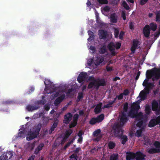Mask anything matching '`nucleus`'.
<instances>
[{
    "label": "nucleus",
    "mask_w": 160,
    "mask_h": 160,
    "mask_svg": "<svg viewBox=\"0 0 160 160\" xmlns=\"http://www.w3.org/2000/svg\"><path fill=\"white\" fill-rule=\"evenodd\" d=\"M139 101L133 102L131 104L130 109L128 113V116L131 118H135L138 122L136 124L137 127L140 128L147 122V117L146 115H144L142 112H138L140 108Z\"/></svg>",
    "instance_id": "f257e3e1"
},
{
    "label": "nucleus",
    "mask_w": 160,
    "mask_h": 160,
    "mask_svg": "<svg viewBox=\"0 0 160 160\" xmlns=\"http://www.w3.org/2000/svg\"><path fill=\"white\" fill-rule=\"evenodd\" d=\"M114 135L121 140V143L124 145L128 140L126 135H123L124 130H121V126L118 124H115L112 128Z\"/></svg>",
    "instance_id": "f03ea898"
},
{
    "label": "nucleus",
    "mask_w": 160,
    "mask_h": 160,
    "mask_svg": "<svg viewBox=\"0 0 160 160\" xmlns=\"http://www.w3.org/2000/svg\"><path fill=\"white\" fill-rule=\"evenodd\" d=\"M147 78H151L152 76V80L154 81L160 78V69L154 68L152 71L148 70L146 74Z\"/></svg>",
    "instance_id": "7ed1b4c3"
},
{
    "label": "nucleus",
    "mask_w": 160,
    "mask_h": 160,
    "mask_svg": "<svg viewBox=\"0 0 160 160\" xmlns=\"http://www.w3.org/2000/svg\"><path fill=\"white\" fill-rule=\"evenodd\" d=\"M128 120V117L126 113L125 112H123L122 113L120 118V123L119 122L114 123L113 125L115 124H118L121 127V130H122V127L127 122Z\"/></svg>",
    "instance_id": "20e7f679"
},
{
    "label": "nucleus",
    "mask_w": 160,
    "mask_h": 160,
    "mask_svg": "<svg viewBox=\"0 0 160 160\" xmlns=\"http://www.w3.org/2000/svg\"><path fill=\"white\" fill-rule=\"evenodd\" d=\"M88 77V73L86 72H82L79 75L77 80L79 83L85 81Z\"/></svg>",
    "instance_id": "39448f33"
},
{
    "label": "nucleus",
    "mask_w": 160,
    "mask_h": 160,
    "mask_svg": "<svg viewBox=\"0 0 160 160\" xmlns=\"http://www.w3.org/2000/svg\"><path fill=\"white\" fill-rule=\"evenodd\" d=\"M160 123V116H158L156 119H152L149 122L148 127L152 128Z\"/></svg>",
    "instance_id": "423d86ee"
},
{
    "label": "nucleus",
    "mask_w": 160,
    "mask_h": 160,
    "mask_svg": "<svg viewBox=\"0 0 160 160\" xmlns=\"http://www.w3.org/2000/svg\"><path fill=\"white\" fill-rule=\"evenodd\" d=\"M139 42L138 41L137 39H133L132 45L130 48L132 54L135 53L136 50L138 48Z\"/></svg>",
    "instance_id": "0eeeda50"
},
{
    "label": "nucleus",
    "mask_w": 160,
    "mask_h": 160,
    "mask_svg": "<svg viewBox=\"0 0 160 160\" xmlns=\"http://www.w3.org/2000/svg\"><path fill=\"white\" fill-rule=\"evenodd\" d=\"M13 156V153L11 152L2 154L0 157V160H8L10 159Z\"/></svg>",
    "instance_id": "6e6552de"
},
{
    "label": "nucleus",
    "mask_w": 160,
    "mask_h": 160,
    "mask_svg": "<svg viewBox=\"0 0 160 160\" xmlns=\"http://www.w3.org/2000/svg\"><path fill=\"white\" fill-rule=\"evenodd\" d=\"M108 49L110 52L111 55L112 56H114L116 55L117 53L115 51V44L112 42H111L108 44Z\"/></svg>",
    "instance_id": "1a4fd4ad"
},
{
    "label": "nucleus",
    "mask_w": 160,
    "mask_h": 160,
    "mask_svg": "<svg viewBox=\"0 0 160 160\" xmlns=\"http://www.w3.org/2000/svg\"><path fill=\"white\" fill-rule=\"evenodd\" d=\"M150 89L148 87V86L145 87L144 88L145 91H142L140 94L139 96L141 98V100H145V98L146 94H148L150 92Z\"/></svg>",
    "instance_id": "9d476101"
},
{
    "label": "nucleus",
    "mask_w": 160,
    "mask_h": 160,
    "mask_svg": "<svg viewBox=\"0 0 160 160\" xmlns=\"http://www.w3.org/2000/svg\"><path fill=\"white\" fill-rule=\"evenodd\" d=\"M88 80L91 81L88 85V88L89 89L92 88L93 85L95 84V82H97V80L95 79L94 77L93 76H90L88 78Z\"/></svg>",
    "instance_id": "9b49d317"
},
{
    "label": "nucleus",
    "mask_w": 160,
    "mask_h": 160,
    "mask_svg": "<svg viewBox=\"0 0 160 160\" xmlns=\"http://www.w3.org/2000/svg\"><path fill=\"white\" fill-rule=\"evenodd\" d=\"M146 155L140 151H138L135 153V159L137 160H145Z\"/></svg>",
    "instance_id": "f8f14e48"
},
{
    "label": "nucleus",
    "mask_w": 160,
    "mask_h": 160,
    "mask_svg": "<svg viewBox=\"0 0 160 160\" xmlns=\"http://www.w3.org/2000/svg\"><path fill=\"white\" fill-rule=\"evenodd\" d=\"M72 115L70 112H68L64 116V119L63 120L64 123L68 124L72 120Z\"/></svg>",
    "instance_id": "ddd939ff"
},
{
    "label": "nucleus",
    "mask_w": 160,
    "mask_h": 160,
    "mask_svg": "<svg viewBox=\"0 0 160 160\" xmlns=\"http://www.w3.org/2000/svg\"><path fill=\"white\" fill-rule=\"evenodd\" d=\"M65 95L64 94H63L59 97H58L55 100L54 104L55 106H58L61 103L63 100L64 99Z\"/></svg>",
    "instance_id": "4468645a"
},
{
    "label": "nucleus",
    "mask_w": 160,
    "mask_h": 160,
    "mask_svg": "<svg viewBox=\"0 0 160 160\" xmlns=\"http://www.w3.org/2000/svg\"><path fill=\"white\" fill-rule=\"evenodd\" d=\"M143 33L145 36L148 38L150 35V29L149 25H147L143 28Z\"/></svg>",
    "instance_id": "2eb2a0df"
},
{
    "label": "nucleus",
    "mask_w": 160,
    "mask_h": 160,
    "mask_svg": "<svg viewBox=\"0 0 160 160\" xmlns=\"http://www.w3.org/2000/svg\"><path fill=\"white\" fill-rule=\"evenodd\" d=\"M135 158V153L128 152L126 153V159L127 160H133Z\"/></svg>",
    "instance_id": "dca6fc26"
},
{
    "label": "nucleus",
    "mask_w": 160,
    "mask_h": 160,
    "mask_svg": "<svg viewBox=\"0 0 160 160\" xmlns=\"http://www.w3.org/2000/svg\"><path fill=\"white\" fill-rule=\"evenodd\" d=\"M97 82H95L100 86H105L106 84V81L104 78H98L96 79Z\"/></svg>",
    "instance_id": "f3484780"
},
{
    "label": "nucleus",
    "mask_w": 160,
    "mask_h": 160,
    "mask_svg": "<svg viewBox=\"0 0 160 160\" xmlns=\"http://www.w3.org/2000/svg\"><path fill=\"white\" fill-rule=\"evenodd\" d=\"M148 152L150 154L158 153L160 152V148L152 147L148 149Z\"/></svg>",
    "instance_id": "a211bd4d"
},
{
    "label": "nucleus",
    "mask_w": 160,
    "mask_h": 160,
    "mask_svg": "<svg viewBox=\"0 0 160 160\" xmlns=\"http://www.w3.org/2000/svg\"><path fill=\"white\" fill-rule=\"evenodd\" d=\"M118 21V16L115 13L111 14L110 16V22L111 23H116Z\"/></svg>",
    "instance_id": "6ab92c4d"
},
{
    "label": "nucleus",
    "mask_w": 160,
    "mask_h": 160,
    "mask_svg": "<svg viewBox=\"0 0 160 160\" xmlns=\"http://www.w3.org/2000/svg\"><path fill=\"white\" fill-rule=\"evenodd\" d=\"M99 37L101 39H106L108 35V32L104 30H101L99 31Z\"/></svg>",
    "instance_id": "aec40b11"
},
{
    "label": "nucleus",
    "mask_w": 160,
    "mask_h": 160,
    "mask_svg": "<svg viewBox=\"0 0 160 160\" xmlns=\"http://www.w3.org/2000/svg\"><path fill=\"white\" fill-rule=\"evenodd\" d=\"M37 136L36 134H35L33 132L30 131L28 134V136L27 137L26 139L27 140H31L32 139H34Z\"/></svg>",
    "instance_id": "412c9836"
},
{
    "label": "nucleus",
    "mask_w": 160,
    "mask_h": 160,
    "mask_svg": "<svg viewBox=\"0 0 160 160\" xmlns=\"http://www.w3.org/2000/svg\"><path fill=\"white\" fill-rule=\"evenodd\" d=\"M102 106V103H100L98 104L94 109V112L96 114H98L101 112V108Z\"/></svg>",
    "instance_id": "4be33fe9"
},
{
    "label": "nucleus",
    "mask_w": 160,
    "mask_h": 160,
    "mask_svg": "<svg viewBox=\"0 0 160 160\" xmlns=\"http://www.w3.org/2000/svg\"><path fill=\"white\" fill-rule=\"evenodd\" d=\"M158 104L157 101L154 100L152 103V109L153 111H157Z\"/></svg>",
    "instance_id": "5701e85b"
},
{
    "label": "nucleus",
    "mask_w": 160,
    "mask_h": 160,
    "mask_svg": "<svg viewBox=\"0 0 160 160\" xmlns=\"http://www.w3.org/2000/svg\"><path fill=\"white\" fill-rule=\"evenodd\" d=\"M58 122V119H56L53 125L51 127V128H50V129L49 130V132L50 133H51L54 130L55 128L57 127Z\"/></svg>",
    "instance_id": "b1692460"
},
{
    "label": "nucleus",
    "mask_w": 160,
    "mask_h": 160,
    "mask_svg": "<svg viewBox=\"0 0 160 160\" xmlns=\"http://www.w3.org/2000/svg\"><path fill=\"white\" fill-rule=\"evenodd\" d=\"M104 59L102 57H97L96 60L95 61V64L96 65H98L101 63L103 61Z\"/></svg>",
    "instance_id": "393cba45"
},
{
    "label": "nucleus",
    "mask_w": 160,
    "mask_h": 160,
    "mask_svg": "<svg viewBox=\"0 0 160 160\" xmlns=\"http://www.w3.org/2000/svg\"><path fill=\"white\" fill-rule=\"evenodd\" d=\"M39 107L28 105L27 107V109L28 111H32L39 108Z\"/></svg>",
    "instance_id": "a878e982"
},
{
    "label": "nucleus",
    "mask_w": 160,
    "mask_h": 160,
    "mask_svg": "<svg viewBox=\"0 0 160 160\" xmlns=\"http://www.w3.org/2000/svg\"><path fill=\"white\" fill-rule=\"evenodd\" d=\"M95 14L96 17V21L97 22L99 25L102 26H103L104 25V23L102 22L101 21L99 20V17L98 13H97L96 11H95Z\"/></svg>",
    "instance_id": "bb28decb"
},
{
    "label": "nucleus",
    "mask_w": 160,
    "mask_h": 160,
    "mask_svg": "<svg viewBox=\"0 0 160 160\" xmlns=\"http://www.w3.org/2000/svg\"><path fill=\"white\" fill-rule=\"evenodd\" d=\"M96 118L97 123L100 122H102V120L104 119V115L103 114H102L98 116Z\"/></svg>",
    "instance_id": "cd10ccee"
},
{
    "label": "nucleus",
    "mask_w": 160,
    "mask_h": 160,
    "mask_svg": "<svg viewBox=\"0 0 160 160\" xmlns=\"http://www.w3.org/2000/svg\"><path fill=\"white\" fill-rule=\"evenodd\" d=\"M49 120V117L43 116L42 117V124L43 125H47Z\"/></svg>",
    "instance_id": "c85d7f7f"
},
{
    "label": "nucleus",
    "mask_w": 160,
    "mask_h": 160,
    "mask_svg": "<svg viewBox=\"0 0 160 160\" xmlns=\"http://www.w3.org/2000/svg\"><path fill=\"white\" fill-rule=\"evenodd\" d=\"M149 28L153 31H155L157 29V25L154 23L152 22L149 24Z\"/></svg>",
    "instance_id": "c756f323"
},
{
    "label": "nucleus",
    "mask_w": 160,
    "mask_h": 160,
    "mask_svg": "<svg viewBox=\"0 0 160 160\" xmlns=\"http://www.w3.org/2000/svg\"><path fill=\"white\" fill-rule=\"evenodd\" d=\"M42 128V124L41 123H39L38 124L37 127L35 130L33 131L35 134H36L37 136L40 132L41 128Z\"/></svg>",
    "instance_id": "7c9ffc66"
},
{
    "label": "nucleus",
    "mask_w": 160,
    "mask_h": 160,
    "mask_svg": "<svg viewBox=\"0 0 160 160\" xmlns=\"http://www.w3.org/2000/svg\"><path fill=\"white\" fill-rule=\"evenodd\" d=\"M145 112L146 114L149 115L151 112V107L149 105H146L145 109Z\"/></svg>",
    "instance_id": "2f4dec72"
},
{
    "label": "nucleus",
    "mask_w": 160,
    "mask_h": 160,
    "mask_svg": "<svg viewBox=\"0 0 160 160\" xmlns=\"http://www.w3.org/2000/svg\"><path fill=\"white\" fill-rule=\"evenodd\" d=\"M72 130L71 129H69L68 130L66 131L65 132V134L64 137H65L66 138L68 139V138L72 133Z\"/></svg>",
    "instance_id": "473e14b6"
},
{
    "label": "nucleus",
    "mask_w": 160,
    "mask_h": 160,
    "mask_svg": "<svg viewBox=\"0 0 160 160\" xmlns=\"http://www.w3.org/2000/svg\"><path fill=\"white\" fill-rule=\"evenodd\" d=\"M156 22L160 23V11H157L156 13Z\"/></svg>",
    "instance_id": "72a5a7b5"
},
{
    "label": "nucleus",
    "mask_w": 160,
    "mask_h": 160,
    "mask_svg": "<svg viewBox=\"0 0 160 160\" xmlns=\"http://www.w3.org/2000/svg\"><path fill=\"white\" fill-rule=\"evenodd\" d=\"M118 158V154L114 153L110 155L109 160H117Z\"/></svg>",
    "instance_id": "f704fd0d"
},
{
    "label": "nucleus",
    "mask_w": 160,
    "mask_h": 160,
    "mask_svg": "<svg viewBox=\"0 0 160 160\" xmlns=\"http://www.w3.org/2000/svg\"><path fill=\"white\" fill-rule=\"evenodd\" d=\"M119 29L118 28H115L114 29V37L116 38L118 37V35L119 33Z\"/></svg>",
    "instance_id": "c9c22d12"
},
{
    "label": "nucleus",
    "mask_w": 160,
    "mask_h": 160,
    "mask_svg": "<svg viewBox=\"0 0 160 160\" xmlns=\"http://www.w3.org/2000/svg\"><path fill=\"white\" fill-rule=\"evenodd\" d=\"M83 98V92H79L78 93V96L77 97V102H78L79 101L80 99L82 98Z\"/></svg>",
    "instance_id": "e433bc0d"
},
{
    "label": "nucleus",
    "mask_w": 160,
    "mask_h": 160,
    "mask_svg": "<svg viewBox=\"0 0 160 160\" xmlns=\"http://www.w3.org/2000/svg\"><path fill=\"white\" fill-rule=\"evenodd\" d=\"M122 5L126 10L130 9V7L125 1L122 2Z\"/></svg>",
    "instance_id": "4c0bfd02"
},
{
    "label": "nucleus",
    "mask_w": 160,
    "mask_h": 160,
    "mask_svg": "<svg viewBox=\"0 0 160 160\" xmlns=\"http://www.w3.org/2000/svg\"><path fill=\"white\" fill-rule=\"evenodd\" d=\"M116 144L110 141L108 143V148L110 149H113L115 146Z\"/></svg>",
    "instance_id": "58836bf2"
},
{
    "label": "nucleus",
    "mask_w": 160,
    "mask_h": 160,
    "mask_svg": "<svg viewBox=\"0 0 160 160\" xmlns=\"http://www.w3.org/2000/svg\"><path fill=\"white\" fill-rule=\"evenodd\" d=\"M69 158L72 160H78V157L77 154L73 153L69 156Z\"/></svg>",
    "instance_id": "ea45409f"
},
{
    "label": "nucleus",
    "mask_w": 160,
    "mask_h": 160,
    "mask_svg": "<svg viewBox=\"0 0 160 160\" xmlns=\"http://www.w3.org/2000/svg\"><path fill=\"white\" fill-rule=\"evenodd\" d=\"M107 52V50L105 46H103L102 47L99 49V52L101 54L105 53Z\"/></svg>",
    "instance_id": "a19ab883"
},
{
    "label": "nucleus",
    "mask_w": 160,
    "mask_h": 160,
    "mask_svg": "<svg viewBox=\"0 0 160 160\" xmlns=\"http://www.w3.org/2000/svg\"><path fill=\"white\" fill-rule=\"evenodd\" d=\"M96 119L95 118H91L90 121H89V123L91 125H94L96 123H97Z\"/></svg>",
    "instance_id": "79ce46f5"
},
{
    "label": "nucleus",
    "mask_w": 160,
    "mask_h": 160,
    "mask_svg": "<svg viewBox=\"0 0 160 160\" xmlns=\"http://www.w3.org/2000/svg\"><path fill=\"white\" fill-rule=\"evenodd\" d=\"M153 145L156 148H160V142L158 141H155Z\"/></svg>",
    "instance_id": "37998d69"
},
{
    "label": "nucleus",
    "mask_w": 160,
    "mask_h": 160,
    "mask_svg": "<svg viewBox=\"0 0 160 160\" xmlns=\"http://www.w3.org/2000/svg\"><path fill=\"white\" fill-rule=\"evenodd\" d=\"M101 132V130L100 129H98L93 132V134L94 136H98Z\"/></svg>",
    "instance_id": "c03bdc74"
},
{
    "label": "nucleus",
    "mask_w": 160,
    "mask_h": 160,
    "mask_svg": "<svg viewBox=\"0 0 160 160\" xmlns=\"http://www.w3.org/2000/svg\"><path fill=\"white\" fill-rule=\"evenodd\" d=\"M128 108V102H126L124 105L123 110L125 112H127Z\"/></svg>",
    "instance_id": "a18cd8bd"
},
{
    "label": "nucleus",
    "mask_w": 160,
    "mask_h": 160,
    "mask_svg": "<svg viewBox=\"0 0 160 160\" xmlns=\"http://www.w3.org/2000/svg\"><path fill=\"white\" fill-rule=\"evenodd\" d=\"M44 84L46 87H50L52 84V82L48 79H46L44 82Z\"/></svg>",
    "instance_id": "49530a36"
},
{
    "label": "nucleus",
    "mask_w": 160,
    "mask_h": 160,
    "mask_svg": "<svg viewBox=\"0 0 160 160\" xmlns=\"http://www.w3.org/2000/svg\"><path fill=\"white\" fill-rule=\"evenodd\" d=\"M79 115L77 113L74 114L73 116V121L78 122Z\"/></svg>",
    "instance_id": "de8ad7c7"
},
{
    "label": "nucleus",
    "mask_w": 160,
    "mask_h": 160,
    "mask_svg": "<svg viewBox=\"0 0 160 160\" xmlns=\"http://www.w3.org/2000/svg\"><path fill=\"white\" fill-rule=\"evenodd\" d=\"M113 103L111 101L109 102L107 104L105 105L104 106V108H109L112 107V105L113 104Z\"/></svg>",
    "instance_id": "09e8293b"
},
{
    "label": "nucleus",
    "mask_w": 160,
    "mask_h": 160,
    "mask_svg": "<svg viewBox=\"0 0 160 160\" xmlns=\"http://www.w3.org/2000/svg\"><path fill=\"white\" fill-rule=\"evenodd\" d=\"M74 139H72L70 142H68L64 147L63 149L64 150H66L68 147L70 145H71L72 143L73 142Z\"/></svg>",
    "instance_id": "8fccbe9b"
},
{
    "label": "nucleus",
    "mask_w": 160,
    "mask_h": 160,
    "mask_svg": "<svg viewBox=\"0 0 160 160\" xmlns=\"http://www.w3.org/2000/svg\"><path fill=\"white\" fill-rule=\"evenodd\" d=\"M77 124V122H75L73 121L71 122L69 124V128H72L75 127Z\"/></svg>",
    "instance_id": "3c124183"
},
{
    "label": "nucleus",
    "mask_w": 160,
    "mask_h": 160,
    "mask_svg": "<svg viewBox=\"0 0 160 160\" xmlns=\"http://www.w3.org/2000/svg\"><path fill=\"white\" fill-rule=\"evenodd\" d=\"M98 2L101 4H107L108 2L107 0H98Z\"/></svg>",
    "instance_id": "603ef678"
},
{
    "label": "nucleus",
    "mask_w": 160,
    "mask_h": 160,
    "mask_svg": "<svg viewBox=\"0 0 160 160\" xmlns=\"http://www.w3.org/2000/svg\"><path fill=\"white\" fill-rule=\"evenodd\" d=\"M88 34L89 35V38H92L93 39L94 38V35L93 32L90 30H89L88 32Z\"/></svg>",
    "instance_id": "864d4df0"
},
{
    "label": "nucleus",
    "mask_w": 160,
    "mask_h": 160,
    "mask_svg": "<svg viewBox=\"0 0 160 160\" xmlns=\"http://www.w3.org/2000/svg\"><path fill=\"white\" fill-rule=\"evenodd\" d=\"M137 136L138 137H139L141 136L142 132V131L140 129L136 131Z\"/></svg>",
    "instance_id": "5fc2aeb1"
},
{
    "label": "nucleus",
    "mask_w": 160,
    "mask_h": 160,
    "mask_svg": "<svg viewBox=\"0 0 160 160\" xmlns=\"http://www.w3.org/2000/svg\"><path fill=\"white\" fill-rule=\"evenodd\" d=\"M125 34V32L123 31H121L120 32L119 34V38L120 40H122L123 39V37Z\"/></svg>",
    "instance_id": "6e6d98bb"
},
{
    "label": "nucleus",
    "mask_w": 160,
    "mask_h": 160,
    "mask_svg": "<svg viewBox=\"0 0 160 160\" xmlns=\"http://www.w3.org/2000/svg\"><path fill=\"white\" fill-rule=\"evenodd\" d=\"M121 45V44L119 42H117L115 44V48L117 49H119Z\"/></svg>",
    "instance_id": "4d7b16f0"
},
{
    "label": "nucleus",
    "mask_w": 160,
    "mask_h": 160,
    "mask_svg": "<svg viewBox=\"0 0 160 160\" xmlns=\"http://www.w3.org/2000/svg\"><path fill=\"white\" fill-rule=\"evenodd\" d=\"M129 29L131 30L134 29V25L133 22H131L129 23Z\"/></svg>",
    "instance_id": "13d9d810"
},
{
    "label": "nucleus",
    "mask_w": 160,
    "mask_h": 160,
    "mask_svg": "<svg viewBox=\"0 0 160 160\" xmlns=\"http://www.w3.org/2000/svg\"><path fill=\"white\" fill-rule=\"evenodd\" d=\"M44 146V144L43 143H41L37 147V148L39 150L41 151L42 150Z\"/></svg>",
    "instance_id": "bf43d9fd"
},
{
    "label": "nucleus",
    "mask_w": 160,
    "mask_h": 160,
    "mask_svg": "<svg viewBox=\"0 0 160 160\" xmlns=\"http://www.w3.org/2000/svg\"><path fill=\"white\" fill-rule=\"evenodd\" d=\"M89 49L92 51V53H95L96 51V48L95 47L91 46L90 48H89Z\"/></svg>",
    "instance_id": "052dcab7"
},
{
    "label": "nucleus",
    "mask_w": 160,
    "mask_h": 160,
    "mask_svg": "<svg viewBox=\"0 0 160 160\" xmlns=\"http://www.w3.org/2000/svg\"><path fill=\"white\" fill-rule=\"evenodd\" d=\"M24 132L21 131L18 133V136L20 137H24Z\"/></svg>",
    "instance_id": "680f3d73"
},
{
    "label": "nucleus",
    "mask_w": 160,
    "mask_h": 160,
    "mask_svg": "<svg viewBox=\"0 0 160 160\" xmlns=\"http://www.w3.org/2000/svg\"><path fill=\"white\" fill-rule=\"evenodd\" d=\"M106 68L107 70V71L108 72H110L111 71H112L113 70L112 68V67H110L108 66H107L106 67Z\"/></svg>",
    "instance_id": "e2e57ef3"
},
{
    "label": "nucleus",
    "mask_w": 160,
    "mask_h": 160,
    "mask_svg": "<svg viewBox=\"0 0 160 160\" xmlns=\"http://www.w3.org/2000/svg\"><path fill=\"white\" fill-rule=\"evenodd\" d=\"M125 11H122V17L124 20L126 19Z\"/></svg>",
    "instance_id": "0e129e2a"
},
{
    "label": "nucleus",
    "mask_w": 160,
    "mask_h": 160,
    "mask_svg": "<svg viewBox=\"0 0 160 160\" xmlns=\"http://www.w3.org/2000/svg\"><path fill=\"white\" fill-rule=\"evenodd\" d=\"M130 93L128 89H126L123 91V92L122 93L123 95H128V94Z\"/></svg>",
    "instance_id": "69168bd1"
},
{
    "label": "nucleus",
    "mask_w": 160,
    "mask_h": 160,
    "mask_svg": "<svg viewBox=\"0 0 160 160\" xmlns=\"http://www.w3.org/2000/svg\"><path fill=\"white\" fill-rule=\"evenodd\" d=\"M116 96L118 100H122L123 97V95L122 93L118 95H117Z\"/></svg>",
    "instance_id": "338daca9"
},
{
    "label": "nucleus",
    "mask_w": 160,
    "mask_h": 160,
    "mask_svg": "<svg viewBox=\"0 0 160 160\" xmlns=\"http://www.w3.org/2000/svg\"><path fill=\"white\" fill-rule=\"evenodd\" d=\"M73 89L72 88L69 89L68 90V91L66 92V94L68 96H69L70 93L73 91Z\"/></svg>",
    "instance_id": "774afa93"
}]
</instances>
